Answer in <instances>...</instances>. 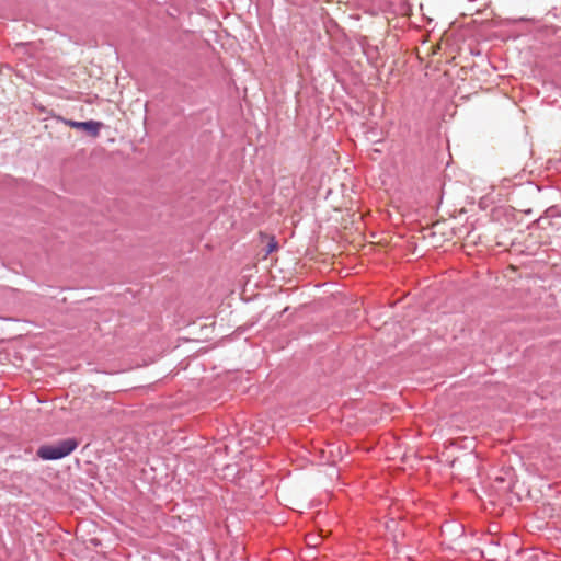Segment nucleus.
Returning a JSON list of instances; mask_svg holds the SVG:
<instances>
[{"label":"nucleus","instance_id":"2","mask_svg":"<svg viewBox=\"0 0 561 561\" xmlns=\"http://www.w3.org/2000/svg\"><path fill=\"white\" fill-rule=\"evenodd\" d=\"M65 124L76 129H83L93 137H96L99 135L100 128L102 126V123L95 121L77 122L71 119H65Z\"/></svg>","mask_w":561,"mask_h":561},{"label":"nucleus","instance_id":"4","mask_svg":"<svg viewBox=\"0 0 561 561\" xmlns=\"http://www.w3.org/2000/svg\"><path fill=\"white\" fill-rule=\"evenodd\" d=\"M277 248V242L272 239L268 244H267V249H266V255L271 254L273 251H275Z\"/></svg>","mask_w":561,"mask_h":561},{"label":"nucleus","instance_id":"1","mask_svg":"<svg viewBox=\"0 0 561 561\" xmlns=\"http://www.w3.org/2000/svg\"><path fill=\"white\" fill-rule=\"evenodd\" d=\"M78 447L76 438H66L53 444L42 445L36 455L43 460H58L70 455Z\"/></svg>","mask_w":561,"mask_h":561},{"label":"nucleus","instance_id":"3","mask_svg":"<svg viewBox=\"0 0 561 561\" xmlns=\"http://www.w3.org/2000/svg\"><path fill=\"white\" fill-rule=\"evenodd\" d=\"M541 225L548 224L551 227H561V213H557L553 209H549L543 217L539 220Z\"/></svg>","mask_w":561,"mask_h":561}]
</instances>
